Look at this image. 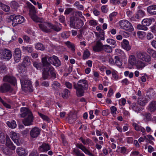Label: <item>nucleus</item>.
Returning <instances> with one entry per match:
<instances>
[{
    "label": "nucleus",
    "mask_w": 156,
    "mask_h": 156,
    "mask_svg": "<svg viewBox=\"0 0 156 156\" xmlns=\"http://www.w3.org/2000/svg\"><path fill=\"white\" fill-rule=\"evenodd\" d=\"M30 9L29 14L33 20L36 22L42 23L38 24L39 28L43 31L47 33L51 32V31L50 29H48V23L45 22L43 23L44 22L43 19L38 17L36 15L37 11L35 9L34 6L30 3L29 6Z\"/></svg>",
    "instance_id": "nucleus-1"
},
{
    "label": "nucleus",
    "mask_w": 156,
    "mask_h": 156,
    "mask_svg": "<svg viewBox=\"0 0 156 156\" xmlns=\"http://www.w3.org/2000/svg\"><path fill=\"white\" fill-rule=\"evenodd\" d=\"M73 86L76 90L77 96L81 97L84 95V91L88 89V85L86 80H80L78 81L77 83H74Z\"/></svg>",
    "instance_id": "nucleus-2"
},
{
    "label": "nucleus",
    "mask_w": 156,
    "mask_h": 156,
    "mask_svg": "<svg viewBox=\"0 0 156 156\" xmlns=\"http://www.w3.org/2000/svg\"><path fill=\"white\" fill-rule=\"evenodd\" d=\"M47 63V64L44 65L46 68L45 69V71H42L41 79L45 80L48 79L49 76H51L52 79H55L56 78V74L55 69L49 62Z\"/></svg>",
    "instance_id": "nucleus-3"
},
{
    "label": "nucleus",
    "mask_w": 156,
    "mask_h": 156,
    "mask_svg": "<svg viewBox=\"0 0 156 156\" xmlns=\"http://www.w3.org/2000/svg\"><path fill=\"white\" fill-rule=\"evenodd\" d=\"M47 57H44L41 58V62H33V66L35 67L37 70H41L43 69V71H45L46 67L44 66V65L47 64V63L48 62L47 60Z\"/></svg>",
    "instance_id": "nucleus-4"
},
{
    "label": "nucleus",
    "mask_w": 156,
    "mask_h": 156,
    "mask_svg": "<svg viewBox=\"0 0 156 156\" xmlns=\"http://www.w3.org/2000/svg\"><path fill=\"white\" fill-rule=\"evenodd\" d=\"M136 56L138 59L147 62H149L151 60L150 56L144 51H139L137 52Z\"/></svg>",
    "instance_id": "nucleus-5"
},
{
    "label": "nucleus",
    "mask_w": 156,
    "mask_h": 156,
    "mask_svg": "<svg viewBox=\"0 0 156 156\" xmlns=\"http://www.w3.org/2000/svg\"><path fill=\"white\" fill-rule=\"evenodd\" d=\"M119 24L123 29L130 31L133 30V27L131 23L128 20H122L119 22Z\"/></svg>",
    "instance_id": "nucleus-6"
},
{
    "label": "nucleus",
    "mask_w": 156,
    "mask_h": 156,
    "mask_svg": "<svg viewBox=\"0 0 156 156\" xmlns=\"http://www.w3.org/2000/svg\"><path fill=\"white\" fill-rule=\"evenodd\" d=\"M12 56L11 51L6 49H0V58L1 59H10Z\"/></svg>",
    "instance_id": "nucleus-7"
},
{
    "label": "nucleus",
    "mask_w": 156,
    "mask_h": 156,
    "mask_svg": "<svg viewBox=\"0 0 156 156\" xmlns=\"http://www.w3.org/2000/svg\"><path fill=\"white\" fill-rule=\"evenodd\" d=\"M22 88H26L27 89L30 88L31 86V83L30 80L26 77H22L20 80Z\"/></svg>",
    "instance_id": "nucleus-8"
},
{
    "label": "nucleus",
    "mask_w": 156,
    "mask_h": 156,
    "mask_svg": "<svg viewBox=\"0 0 156 156\" xmlns=\"http://www.w3.org/2000/svg\"><path fill=\"white\" fill-rule=\"evenodd\" d=\"M24 20V18L22 16L18 15L13 17L12 25L15 27L18 24L22 23Z\"/></svg>",
    "instance_id": "nucleus-9"
},
{
    "label": "nucleus",
    "mask_w": 156,
    "mask_h": 156,
    "mask_svg": "<svg viewBox=\"0 0 156 156\" xmlns=\"http://www.w3.org/2000/svg\"><path fill=\"white\" fill-rule=\"evenodd\" d=\"M41 130L37 127H35L30 130V136L31 138H36L40 134Z\"/></svg>",
    "instance_id": "nucleus-10"
},
{
    "label": "nucleus",
    "mask_w": 156,
    "mask_h": 156,
    "mask_svg": "<svg viewBox=\"0 0 156 156\" xmlns=\"http://www.w3.org/2000/svg\"><path fill=\"white\" fill-rule=\"evenodd\" d=\"M21 57V51L19 48H17L14 51V58L16 62H18L20 61Z\"/></svg>",
    "instance_id": "nucleus-11"
},
{
    "label": "nucleus",
    "mask_w": 156,
    "mask_h": 156,
    "mask_svg": "<svg viewBox=\"0 0 156 156\" xmlns=\"http://www.w3.org/2000/svg\"><path fill=\"white\" fill-rule=\"evenodd\" d=\"M76 147L81 149L86 154L88 155L89 156H94L90 151L86 148L85 146L81 144L77 143L76 144Z\"/></svg>",
    "instance_id": "nucleus-12"
},
{
    "label": "nucleus",
    "mask_w": 156,
    "mask_h": 156,
    "mask_svg": "<svg viewBox=\"0 0 156 156\" xmlns=\"http://www.w3.org/2000/svg\"><path fill=\"white\" fill-rule=\"evenodd\" d=\"M29 115L24 119L23 121V123L26 126H29L32 124L33 120V116L32 114H30Z\"/></svg>",
    "instance_id": "nucleus-13"
},
{
    "label": "nucleus",
    "mask_w": 156,
    "mask_h": 156,
    "mask_svg": "<svg viewBox=\"0 0 156 156\" xmlns=\"http://www.w3.org/2000/svg\"><path fill=\"white\" fill-rule=\"evenodd\" d=\"M103 45L100 40L97 41L96 44L93 47V50L96 52H99L102 51Z\"/></svg>",
    "instance_id": "nucleus-14"
},
{
    "label": "nucleus",
    "mask_w": 156,
    "mask_h": 156,
    "mask_svg": "<svg viewBox=\"0 0 156 156\" xmlns=\"http://www.w3.org/2000/svg\"><path fill=\"white\" fill-rule=\"evenodd\" d=\"M3 80L5 82H9L14 85L16 83V78L12 76L6 75L3 77Z\"/></svg>",
    "instance_id": "nucleus-15"
},
{
    "label": "nucleus",
    "mask_w": 156,
    "mask_h": 156,
    "mask_svg": "<svg viewBox=\"0 0 156 156\" xmlns=\"http://www.w3.org/2000/svg\"><path fill=\"white\" fill-rule=\"evenodd\" d=\"M20 111L21 114L20 115L22 117H24L26 116H28L30 114H32L30 110L26 107H22L20 108Z\"/></svg>",
    "instance_id": "nucleus-16"
},
{
    "label": "nucleus",
    "mask_w": 156,
    "mask_h": 156,
    "mask_svg": "<svg viewBox=\"0 0 156 156\" xmlns=\"http://www.w3.org/2000/svg\"><path fill=\"white\" fill-rule=\"evenodd\" d=\"M135 65L137 69L142 70L146 66V64L142 61L138 60Z\"/></svg>",
    "instance_id": "nucleus-17"
},
{
    "label": "nucleus",
    "mask_w": 156,
    "mask_h": 156,
    "mask_svg": "<svg viewBox=\"0 0 156 156\" xmlns=\"http://www.w3.org/2000/svg\"><path fill=\"white\" fill-rule=\"evenodd\" d=\"M11 89L10 85L7 83H4L0 87V92L2 93L8 92Z\"/></svg>",
    "instance_id": "nucleus-18"
},
{
    "label": "nucleus",
    "mask_w": 156,
    "mask_h": 156,
    "mask_svg": "<svg viewBox=\"0 0 156 156\" xmlns=\"http://www.w3.org/2000/svg\"><path fill=\"white\" fill-rule=\"evenodd\" d=\"M137 99L138 104L142 106H144L148 101V99L145 97H140Z\"/></svg>",
    "instance_id": "nucleus-19"
},
{
    "label": "nucleus",
    "mask_w": 156,
    "mask_h": 156,
    "mask_svg": "<svg viewBox=\"0 0 156 156\" xmlns=\"http://www.w3.org/2000/svg\"><path fill=\"white\" fill-rule=\"evenodd\" d=\"M147 11L150 15H156V5H153L148 6Z\"/></svg>",
    "instance_id": "nucleus-20"
},
{
    "label": "nucleus",
    "mask_w": 156,
    "mask_h": 156,
    "mask_svg": "<svg viewBox=\"0 0 156 156\" xmlns=\"http://www.w3.org/2000/svg\"><path fill=\"white\" fill-rule=\"evenodd\" d=\"M11 135L10 137L11 139L13 140L14 142L17 145H19L20 144V143L19 140V136L17 135L16 133L13 132H12L11 133Z\"/></svg>",
    "instance_id": "nucleus-21"
},
{
    "label": "nucleus",
    "mask_w": 156,
    "mask_h": 156,
    "mask_svg": "<svg viewBox=\"0 0 156 156\" xmlns=\"http://www.w3.org/2000/svg\"><path fill=\"white\" fill-rule=\"evenodd\" d=\"M132 125L136 131H140L142 133H144L145 132L146 130L145 129L139 125L137 123L133 122L132 123Z\"/></svg>",
    "instance_id": "nucleus-22"
},
{
    "label": "nucleus",
    "mask_w": 156,
    "mask_h": 156,
    "mask_svg": "<svg viewBox=\"0 0 156 156\" xmlns=\"http://www.w3.org/2000/svg\"><path fill=\"white\" fill-rule=\"evenodd\" d=\"M79 140L81 141L83 145L88 144L89 146H93L94 143L89 138H87L86 140L84 139L82 137L80 138Z\"/></svg>",
    "instance_id": "nucleus-23"
},
{
    "label": "nucleus",
    "mask_w": 156,
    "mask_h": 156,
    "mask_svg": "<svg viewBox=\"0 0 156 156\" xmlns=\"http://www.w3.org/2000/svg\"><path fill=\"white\" fill-rule=\"evenodd\" d=\"M50 149V147L48 144L43 143L39 147V150L40 152H47Z\"/></svg>",
    "instance_id": "nucleus-24"
},
{
    "label": "nucleus",
    "mask_w": 156,
    "mask_h": 156,
    "mask_svg": "<svg viewBox=\"0 0 156 156\" xmlns=\"http://www.w3.org/2000/svg\"><path fill=\"white\" fill-rule=\"evenodd\" d=\"M148 110L150 112H154L156 110V101H153L150 102L148 106Z\"/></svg>",
    "instance_id": "nucleus-25"
},
{
    "label": "nucleus",
    "mask_w": 156,
    "mask_h": 156,
    "mask_svg": "<svg viewBox=\"0 0 156 156\" xmlns=\"http://www.w3.org/2000/svg\"><path fill=\"white\" fill-rule=\"evenodd\" d=\"M121 44L122 48L126 51H129L130 49V46L128 41L124 39L121 43Z\"/></svg>",
    "instance_id": "nucleus-26"
},
{
    "label": "nucleus",
    "mask_w": 156,
    "mask_h": 156,
    "mask_svg": "<svg viewBox=\"0 0 156 156\" xmlns=\"http://www.w3.org/2000/svg\"><path fill=\"white\" fill-rule=\"evenodd\" d=\"M84 23L82 20L80 19H76L75 23V28L79 29L83 25Z\"/></svg>",
    "instance_id": "nucleus-27"
},
{
    "label": "nucleus",
    "mask_w": 156,
    "mask_h": 156,
    "mask_svg": "<svg viewBox=\"0 0 156 156\" xmlns=\"http://www.w3.org/2000/svg\"><path fill=\"white\" fill-rule=\"evenodd\" d=\"M48 27L56 32H58L62 29L61 27L56 25L52 24L50 23H48Z\"/></svg>",
    "instance_id": "nucleus-28"
},
{
    "label": "nucleus",
    "mask_w": 156,
    "mask_h": 156,
    "mask_svg": "<svg viewBox=\"0 0 156 156\" xmlns=\"http://www.w3.org/2000/svg\"><path fill=\"white\" fill-rule=\"evenodd\" d=\"M9 5L11 8L14 10L17 9L20 6L19 4L15 1L11 2L10 3Z\"/></svg>",
    "instance_id": "nucleus-29"
},
{
    "label": "nucleus",
    "mask_w": 156,
    "mask_h": 156,
    "mask_svg": "<svg viewBox=\"0 0 156 156\" xmlns=\"http://www.w3.org/2000/svg\"><path fill=\"white\" fill-rule=\"evenodd\" d=\"M16 153L20 156H24L26 154L25 149L21 147H18L17 148Z\"/></svg>",
    "instance_id": "nucleus-30"
},
{
    "label": "nucleus",
    "mask_w": 156,
    "mask_h": 156,
    "mask_svg": "<svg viewBox=\"0 0 156 156\" xmlns=\"http://www.w3.org/2000/svg\"><path fill=\"white\" fill-rule=\"evenodd\" d=\"M61 85L57 81H55L51 84V87L52 89L55 91L58 90L60 88Z\"/></svg>",
    "instance_id": "nucleus-31"
},
{
    "label": "nucleus",
    "mask_w": 156,
    "mask_h": 156,
    "mask_svg": "<svg viewBox=\"0 0 156 156\" xmlns=\"http://www.w3.org/2000/svg\"><path fill=\"white\" fill-rule=\"evenodd\" d=\"M136 58L133 55H132L129 56L128 59V62L132 66L135 64L136 62Z\"/></svg>",
    "instance_id": "nucleus-32"
},
{
    "label": "nucleus",
    "mask_w": 156,
    "mask_h": 156,
    "mask_svg": "<svg viewBox=\"0 0 156 156\" xmlns=\"http://www.w3.org/2000/svg\"><path fill=\"white\" fill-rule=\"evenodd\" d=\"M152 23V20L150 18H146L144 19L142 22V24L146 27L149 26Z\"/></svg>",
    "instance_id": "nucleus-33"
},
{
    "label": "nucleus",
    "mask_w": 156,
    "mask_h": 156,
    "mask_svg": "<svg viewBox=\"0 0 156 156\" xmlns=\"http://www.w3.org/2000/svg\"><path fill=\"white\" fill-rule=\"evenodd\" d=\"M112 47L108 45H103L102 51L107 53H110L112 52Z\"/></svg>",
    "instance_id": "nucleus-34"
},
{
    "label": "nucleus",
    "mask_w": 156,
    "mask_h": 156,
    "mask_svg": "<svg viewBox=\"0 0 156 156\" xmlns=\"http://www.w3.org/2000/svg\"><path fill=\"white\" fill-rule=\"evenodd\" d=\"M115 64L118 67H120L122 65V63L119 56H115L114 57Z\"/></svg>",
    "instance_id": "nucleus-35"
},
{
    "label": "nucleus",
    "mask_w": 156,
    "mask_h": 156,
    "mask_svg": "<svg viewBox=\"0 0 156 156\" xmlns=\"http://www.w3.org/2000/svg\"><path fill=\"white\" fill-rule=\"evenodd\" d=\"M6 145L7 147L12 150H14L16 148L15 146L9 139H7Z\"/></svg>",
    "instance_id": "nucleus-36"
},
{
    "label": "nucleus",
    "mask_w": 156,
    "mask_h": 156,
    "mask_svg": "<svg viewBox=\"0 0 156 156\" xmlns=\"http://www.w3.org/2000/svg\"><path fill=\"white\" fill-rule=\"evenodd\" d=\"M70 94V91L67 89H64L62 93V97L64 98H67Z\"/></svg>",
    "instance_id": "nucleus-37"
},
{
    "label": "nucleus",
    "mask_w": 156,
    "mask_h": 156,
    "mask_svg": "<svg viewBox=\"0 0 156 156\" xmlns=\"http://www.w3.org/2000/svg\"><path fill=\"white\" fill-rule=\"evenodd\" d=\"M130 108L135 112H138L142 110V108L135 103H132L130 106Z\"/></svg>",
    "instance_id": "nucleus-38"
},
{
    "label": "nucleus",
    "mask_w": 156,
    "mask_h": 156,
    "mask_svg": "<svg viewBox=\"0 0 156 156\" xmlns=\"http://www.w3.org/2000/svg\"><path fill=\"white\" fill-rule=\"evenodd\" d=\"M6 124L9 127L12 129L15 128L16 126V122L13 120L7 122Z\"/></svg>",
    "instance_id": "nucleus-39"
},
{
    "label": "nucleus",
    "mask_w": 156,
    "mask_h": 156,
    "mask_svg": "<svg viewBox=\"0 0 156 156\" xmlns=\"http://www.w3.org/2000/svg\"><path fill=\"white\" fill-rule=\"evenodd\" d=\"M145 15L144 12L143 11L140 9L138 11L137 14L135 16V17L137 19H139L144 16Z\"/></svg>",
    "instance_id": "nucleus-40"
},
{
    "label": "nucleus",
    "mask_w": 156,
    "mask_h": 156,
    "mask_svg": "<svg viewBox=\"0 0 156 156\" xmlns=\"http://www.w3.org/2000/svg\"><path fill=\"white\" fill-rule=\"evenodd\" d=\"M35 48L37 50L43 51L45 48L42 44L38 43L35 44Z\"/></svg>",
    "instance_id": "nucleus-41"
},
{
    "label": "nucleus",
    "mask_w": 156,
    "mask_h": 156,
    "mask_svg": "<svg viewBox=\"0 0 156 156\" xmlns=\"http://www.w3.org/2000/svg\"><path fill=\"white\" fill-rule=\"evenodd\" d=\"M147 52L154 58H156V51L151 48L147 49Z\"/></svg>",
    "instance_id": "nucleus-42"
},
{
    "label": "nucleus",
    "mask_w": 156,
    "mask_h": 156,
    "mask_svg": "<svg viewBox=\"0 0 156 156\" xmlns=\"http://www.w3.org/2000/svg\"><path fill=\"white\" fill-rule=\"evenodd\" d=\"M76 119V115L75 114L70 115L68 118V121L69 123H71L74 122Z\"/></svg>",
    "instance_id": "nucleus-43"
},
{
    "label": "nucleus",
    "mask_w": 156,
    "mask_h": 156,
    "mask_svg": "<svg viewBox=\"0 0 156 156\" xmlns=\"http://www.w3.org/2000/svg\"><path fill=\"white\" fill-rule=\"evenodd\" d=\"M22 48L23 51H27L29 53H31L33 50V49L31 47L23 46L22 47Z\"/></svg>",
    "instance_id": "nucleus-44"
},
{
    "label": "nucleus",
    "mask_w": 156,
    "mask_h": 156,
    "mask_svg": "<svg viewBox=\"0 0 156 156\" xmlns=\"http://www.w3.org/2000/svg\"><path fill=\"white\" fill-rule=\"evenodd\" d=\"M44 57H47V59H48L49 62H48L50 64H52L53 62H54L55 60L57 58V57L55 56H53L52 57H49L48 56H45Z\"/></svg>",
    "instance_id": "nucleus-45"
},
{
    "label": "nucleus",
    "mask_w": 156,
    "mask_h": 156,
    "mask_svg": "<svg viewBox=\"0 0 156 156\" xmlns=\"http://www.w3.org/2000/svg\"><path fill=\"white\" fill-rule=\"evenodd\" d=\"M107 42L109 43V44L112 45V47L113 48H114L116 45V42L112 39L110 38L108 39L107 40Z\"/></svg>",
    "instance_id": "nucleus-46"
},
{
    "label": "nucleus",
    "mask_w": 156,
    "mask_h": 156,
    "mask_svg": "<svg viewBox=\"0 0 156 156\" xmlns=\"http://www.w3.org/2000/svg\"><path fill=\"white\" fill-rule=\"evenodd\" d=\"M23 63L24 65H28L30 64V62L29 56H26L24 57L23 58Z\"/></svg>",
    "instance_id": "nucleus-47"
},
{
    "label": "nucleus",
    "mask_w": 156,
    "mask_h": 156,
    "mask_svg": "<svg viewBox=\"0 0 156 156\" xmlns=\"http://www.w3.org/2000/svg\"><path fill=\"white\" fill-rule=\"evenodd\" d=\"M22 37L24 41L25 42L29 44H31V39L29 36L27 35H23Z\"/></svg>",
    "instance_id": "nucleus-48"
},
{
    "label": "nucleus",
    "mask_w": 156,
    "mask_h": 156,
    "mask_svg": "<svg viewBox=\"0 0 156 156\" xmlns=\"http://www.w3.org/2000/svg\"><path fill=\"white\" fill-rule=\"evenodd\" d=\"M0 142L3 144L5 142V138L4 135L1 131H0Z\"/></svg>",
    "instance_id": "nucleus-49"
},
{
    "label": "nucleus",
    "mask_w": 156,
    "mask_h": 156,
    "mask_svg": "<svg viewBox=\"0 0 156 156\" xmlns=\"http://www.w3.org/2000/svg\"><path fill=\"white\" fill-rule=\"evenodd\" d=\"M77 156H85L84 154L80 152V151L78 149H74L73 151Z\"/></svg>",
    "instance_id": "nucleus-50"
},
{
    "label": "nucleus",
    "mask_w": 156,
    "mask_h": 156,
    "mask_svg": "<svg viewBox=\"0 0 156 156\" xmlns=\"http://www.w3.org/2000/svg\"><path fill=\"white\" fill-rule=\"evenodd\" d=\"M38 114L44 120L49 122L50 121V119L46 115H45L44 114H42V113L38 112Z\"/></svg>",
    "instance_id": "nucleus-51"
},
{
    "label": "nucleus",
    "mask_w": 156,
    "mask_h": 156,
    "mask_svg": "<svg viewBox=\"0 0 156 156\" xmlns=\"http://www.w3.org/2000/svg\"><path fill=\"white\" fill-rule=\"evenodd\" d=\"M137 34L138 37L141 39H142L144 38L146 34L145 32L140 31L137 32Z\"/></svg>",
    "instance_id": "nucleus-52"
},
{
    "label": "nucleus",
    "mask_w": 156,
    "mask_h": 156,
    "mask_svg": "<svg viewBox=\"0 0 156 156\" xmlns=\"http://www.w3.org/2000/svg\"><path fill=\"white\" fill-rule=\"evenodd\" d=\"M90 55L89 51L87 50H86L84 51L83 58L84 59H85L88 58Z\"/></svg>",
    "instance_id": "nucleus-53"
},
{
    "label": "nucleus",
    "mask_w": 156,
    "mask_h": 156,
    "mask_svg": "<svg viewBox=\"0 0 156 156\" xmlns=\"http://www.w3.org/2000/svg\"><path fill=\"white\" fill-rule=\"evenodd\" d=\"M55 59V61L52 63V64L57 67L60 66L61 65V63L58 58L57 57V58Z\"/></svg>",
    "instance_id": "nucleus-54"
},
{
    "label": "nucleus",
    "mask_w": 156,
    "mask_h": 156,
    "mask_svg": "<svg viewBox=\"0 0 156 156\" xmlns=\"http://www.w3.org/2000/svg\"><path fill=\"white\" fill-rule=\"evenodd\" d=\"M70 35V32L66 31L62 33L61 34L62 37L64 38H67Z\"/></svg>",
    "instance_id": "nucleus-55"
},
{
    "label": "nucleus",
    "mask_w": 156,
    "mask_h": 156,
    "mask_svg": "<svg viewBox=\"0 0 156 156\" xmlns=\"http://www.w3.org/2000/svg\"><path fill=\"white\" fill-rule=\"evenodd\" d=\"M137 28L139 30H148V28L145 26H144L142 24H139L137 26Z\"/></svg>",
    "instance_id": "nucleus-56"
},
{
    "label": "nucleus",
    "mask_w": 156,
    "mask_h": 156,
    "mask_svg": "<svg viewBox=\"0 0 156 156\" xmlns=\"http://www.w3.org/2000/svg\"><path fill=\"white\" fill-rule=\"evenodd\" d=\"M117 72L115 70H113L112 71V74L113 77L115 80H117L119 78L117 74Z\"/></svg>",
    "instance_id": "nucleus-57"
},
{
    "label": "nucleus",
    "mask_w": 156,
    "mask_h": 156,
    "mask_svg": "<svg viewBox=\"0 0 156 156\" xmlns=\"http://www.w3.org/2000/svg\"><path fill=\"white\" fill-rule=\"evenodd\" d=\"M104 31L102 30H101L99 32V36L100 39L101 40H104L105 39L104 37Z\"/></svg>",
    "instance_id": "nucleus-58"
},
{
    "label": "nucleus",
    "mask_w": 156,
    "mask_h": 156,
    "mask_svg": "<svg viewBox=\"0 0 156 156\" xmlns=\"http://www.w3.org/2000/svg\"><path fill=\"white\" fill-rule=\"evenodd\" d=\"M65 44L69 48H71L72 49H74L75 46L74 45L71 43L69 41H67L65 42Z\"/></svg>",
    "instance_id": "nucleus-59"
},
{
    "label": "nucleus",
    "mask_w": 156,
    "mask_h": 156,
    "mask_svg": "<svg viewBox=\"0 0 156 156\" xmlns=\"http://www.w3.org/2000/svg\"><path fill=\"white\" fill-rule=\"evenodd\" d=\"M144 117L147 121L151 120V114L150 113H146L144 115Z\"/></svg>",
    "instance_id": "nucleus-60"
},
{
    "label": "nucleus",
    "mask_w": 156,
    "mask_h": 156,
    "mask_svg": "<svg viewBox=\"0 0 156 156\" xmlns=\"http://www.w3.org/2000/svg\"><path fill=\"white\" fill-rule=\"evenodd\" d=\"M111 113L112 115L115 114L117 111V108L114 106H112L110 108Z\"/></svg>",
    "instance_id": "nucleus-61"
},
{
    "label": "nucleus",
    "mask_w": 156,
    "mask_h": 156,
    "mask_svg": "<svg viewBox=\"0 0 156 156\" xmlns=\"http://www.w3.org/2000/svg\"><path fill=\"white\" fill-rule=\"evenodd\" d=\"M65 85L67 88H68L71 89L73 88L72 84L69 82H66L65 83Z\"/></svg>",
    "instance_id": "nucleus-62"
},
{
    "label": "nucleus",
    "mask_w": 156,
    "mask_h": 156,
    "mask_svg": "<svg viewBox=\"0 0 156 156\" xmlns=\"http://www.w3.org/2000/svg\"><path fill=\"white\" fill-rule=\"evenodd\" d=\"M2 9L6 12H8L10 9V7L4 4L2 8Z\"/></svg>",
    "instance_id": "nucleus-63"
},
{
    "label": "nucleus",
    "mask_w": 156,
    "mask_h": 156,
    "mask_svg": "<svg viewBox=\"0 0 156 156\" xmlns=\"http://www.w3.org/2000/svg\"><path fill=\"white\" fill-rule=\"evenodd\" d=\"M151 31L154 34H156V23L152 26L151 27Z\"/></svg>",
    "instance_id": "nucleus-64"
}]
</instances>
